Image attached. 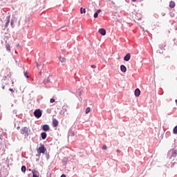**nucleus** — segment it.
<instances>
[{
  "label": "nucleus",
  "mask_w": 177,
  "mask_h": 177,
  "mask_svg": "<svg viewBox=\"0 0 177 177\" xmlns=\"http://www.w3.org/2000/svg\"><path fill=\"white\" fill-rule=\"evenodd\" d=\"M38 154H44L45 151H46V148H45V145H40V147L37 149Z\"/></svg>",
  "instance_id": "f257e3e1"
},
{
  "label": "nucleus",
  "mask_w": 177,
  "mask_h": 177,
  "mask_svg": "<svg viewBox=\"0 0 177 177\" xmlns=\"http://www.w3.org/2000/svg\"><path fill=\"white\" fill-rule=\"evenodd\" d=\"M34 115L35 117H36V118H41V117L42 116V112L40 109H36L34 111Z\"/></svg>",
  "instance_id": "f03ea898"
},
{
  "label": "nucleus",
  "mask_w": 177,
  "mask_h": 177,
  "mask_svg": "<svg viewBox=\"0 0 177 177\" xmlns=\"http://www.w3.org/2000/svg\"><path fill=\"white\" fill-rule=\"evenodd\" d=\"M21 133L25 136H28V127H25L21 129Z\"/></svg>",
  "instance_id": "7ed1b4c3"
},
{
  "label": "nucleus",
  "mask_w": 177,
  "mask_h": 177,
  "mask_svg": "<svg viewBox=\"0 0 177 177\" xmlns=\"http://www.w3.org/2000/svg\"><path fill=\"white\" fill-rule=\"evenodd\" d=\"M32 177H39V172L36 169L32 170Z\"/></svg>",
  "instance_id": "20e7f679"
},
{
  "label": "nucleus",
  "mask_w": 177,
  "mask_h": 177,
  "mask_svg": "<svg viewBox=\"0 0 177 177\" xmlns=\"http://www.w3.org/2000/svg\"><path fill=\"white\" fill-rule=\"evenodd\" d=\"M131 59V53H127L124 57V62H129Z\"/></svg>",
  "instance_id": "39448f33"
},
{
  "label": "nucleus",
  "mask_w": 177,
  "mask_h": 177,
  "mask_svg": "<svg viewBox=\"0 0 177 177\" xmlns=\"http://www.w3.org/2000/svg\"><path fill=\"white\" fill-rule=\"evenodd\" d=\"M98 32L101 34V35H106V29L100 28L99 29Z\"/></svg>",
  "instance_id": "423d86ee"
},
{
  "label": "nucleus",
  "mask_w": 177,
  "mask_h": 177,
  "mask_svg": "<svg viewBox=\"0 0 177 177\" xmlns=\"http://www.w3.org/2000/svg\"><path fill=\"white\" fill-rule=\"evenodd\" d=\"M135 93V96H136V97H138V96H140V90L139 88H136L134 91Z\"/></svg>",
  "instance_id": "0eeeda50"
},
{
  "label": "nucleus",
  "mask_w": 177,
  "mask_h": 177,
  "mask_svg": "<svg viewBox=\"0 0 177 177\" xmlns=\"http://www.w3.org/2000/svg\"><path fill=\"white\" fill-rule=\"evenodd\" d=\"M53 125L54 128H56V127H57L59 125V121H57V120H56V119H53Z\"/></svg>",
  "instance_id": "6e6552de"
},
{
  "label": "nucleus",
  "mask_w": 177,
  "mask_h": 177,
  "mask_svg": "<svg viewBox=\"0 0 177 177\" xmlns=\"http://www.w3.org/2000/svg\"><path fill=\"white\" fill-rule=\"evenodd\" d=\"M43 131H45V132H48V131H49V129H50V128L49 127V125L48 124H44L43 126V128H42Z\"/></svg>",
  "instance_id": "1a4fd4ad"
},
{
  "label": "nucleus",
  "mask_w": 177,
  "mask_h": 177,
  "mask_svg": "<svg viewBox=\"0 0 177 177\" xmlns=\"http://www.w3.org/2000/svg\"><path fill=\"white\" fill-rule=\"evenodd\" d=\"M120 70L122 71V73H126L127 72V67L124 65H122L120 66Z\"/></svg>",
  "instance_id": "9d476101"
},
{
  "label": "nucleus",
  "mask_w": 177,
  "mask_h": 177,
  "mask_svg": "<svg viewBox=\"0 0 177 177\" xmlns=\"http://www.w3.org/2000/svg\"><path fill=\"white\" fill-rule=\"evenodd\" d=\"M10 22V20L9 19V17H6V24H5V27L6 28V27H8V25L9 24V23Z\"/></svg>",
  "instance_id": "9b49d317"
},
{
  "label": "nucleus",
  "mask_w": 177,
  "mask_h": 177,
  "mask_svg": "<svg viewBox=\"0 0 177 177\" xmlns=\"http://www.w3.org/2000/svg\"><path fill=\"white\" fill-rule=\"evenodd\" d=\"M59 62H61V63H66V58L64 57H60Z\"/></svg>",
  "instance_id": "f8f14e48"
},
{
  "label": "nucleus",
  "mask_w": 177,
  "mask_h": 177,
  "mask_svg": "<svg viewBox=\"0 0 177 177\" xmlns=\"http://www.w3.org/2000/svg\"><path fill=\"white\" fill-rule=\"evenodd\" d=\"M41 136L43 140H45V138H46V133L45 132L41 133Z\"/></svg>",
  "instance_id": "ddd939ff"
},
{
  "label": "nucleus",
  "mask_w": 177,
  "mask_h": 177,
  "mask_svg": "<svg viewBox=\"0 0 177 177\" xmlns=\"http://www.w3.org/2000/svg\"><path fill=\"white\" fill-rule=\"evenodd\" d=\"M80 13H81V15H82L84 13H86V10H85V8H80Z\"/></svg>",
  "instance_id": "4468645a"
},
{
  "label": "nucleus",
  "mask_w": 177,
  "mask_h": 177,
  "mask_svg": "<svg viewBox=\"0 0 177 177\" xmlns=\"http://www.w3.org/2000/svg\"><path fill=\"white\" fill-rule=\"evenodd\" d=\"M86 114H89L91 113V107H87L85 111Z\"/></svg>",
  "instance_id": "2eb2a0df"
},
{
  "label": "nucleus",
  "mask_w": 177,
  "mask_h": 177,
  "mask_svg": "<svg viewBox=\"0 0 177 177\" xmlns=\"http://www.w3.org/2000/svg\"><path fill=\"white\" fill-rule=\"evenodd\" d=\"M175 6V2L174 1H170L169 3V7L170 8H174Z\"/></svg>",
  "instance_id": "dca6fc26"
},
{
  "label": "nucleus",
  "mask_w": 177,
  "mask_h": 177,
  "mask_svg": "<svg viewBox=\"0 0 177 177\" xmlns=\"http://www.w3.org/2000/svg\"><path fill=\"white\" fill-rule=\"evenodd\" d=\"M21 169V171L24 172V174H25L26 171L27 170V169L26 168V166H22Z\"/></svg>",
  "instance_id": "f3484780"
},
{
  "label": "nucleus",
  "mask_w": 177,
  "mask_h": 177,
  "mask_svg": "<svg viewBox=\"0 0 177 177\" xmlns=\"http://www.w3.org/2000/svg\"><path fill=\"white\" fill-rule=\"evenodd\" d=\"M6 48L7 50L10 51V45L6 44Z\"/></svg>",
  "instance_id": "a211bd4d"
},
{
  "label": "nucleus",
  "mask_w": 177,
  "mask_h": 177,
  "mask_svg": "<svg viewBox=\"0 0 177 177\" xmlns=\"http://www.w3.org/2000/svg\"><path fill=\"white\" fill-rule=\"evenodd\" d=\"M173 132H174V133L177 134V126H176V127L174 128Z\"/></svg>",
  "instance_id": "6ab92c4d"
},
{
  "label": "nucleus",
  "mask_w": 177,
  "mask_h": 177,
  "mask_svg": "<svg viewBox=\"0 0 177 177\" xmlns=\"http://www.w3.org/2000/svg\"><path fill=\"white\" fill-rule=\"evenodd\" d=\"M98 17H99V14H97V12H95V13L94 14V18H95V19H97Z\"/></svg>",
  "instance_id": "aec40b11"
},
{
  "label": "nucleus",
  "mask_w": 177,
  "mask_h": 177,
  "mask_svg": "<svg viewBox=\"0 0 177 177\" xmlns=\"http://www.w3.org/2000/svg\"><path fill=\"white\" fill-rule=\"evenodd\" d=\"M55 99H53V98H51V99L50 100V103H55Z\"/></svg>",
  "instance_id": "412c9836"
},
{
  "label": "nucleus",
  "mask_w": 177,
  "mask_h": 177,
  "mask_svg": "<svg viewBox=\"0 0 177 177\" xmlns=\"http://www.w3.org/2000/svg\"><path fill=\"white\" fill-rule=\"evenodd\" d=\"M102 149L103 150H107V146L103 145Z\"/></svg>",
  "instance_id": "4be33fe9"
},
{
  "label": "nucleus",
  "mask_w": 177,
  "mask_h": 177,
  "mask_svg": "<svg viewBox=\"0 0 177 177\" xmlns=\"http://www.w3.org/2000/svg\"><path fill=\"white\" fill-rule=\"evenodd\" d=\"M9 91L12 93H15V90H13V88H10Z\"/></svg>",
  "instance_id": "5701e85b"
},
{
  "label": "nucleus",
  "mask_w": 177,
  "mask_h": 177,
  "mask_svg": "<svg viewBox=\"0 0 177 177\" xmlns=\"http://www.w3.org/2000/svg\"><path fill=\"white\" fill-rule=\"evenodd\" d=\"M36 65H37V67L38 68L39 67V66H41V63L38 64V62H36Z\"/></svg>",
  "instance_id": "b1692460"
},
{
  "label": "nucleus",
  "mask_w": 177,
  "mask_h": 177,
  "mask_svg": "<svg viewBox=\"0 0 177 177\" xmlns=\"http://www.w3.org/2000/svg\"><path fill=\"white\" fill-rule=\"evenodd\" d=\"M100 12H102V10L99 9V10H97V13L99 14V13H100Z\"/></svg>",
  "instance_id": "393cba45"
},
{
  "label": "nucleus",
  "mask_w": 177,
  "mask_h": 177,
  "mask_svg": "<svg viewBox=\"0 0 177 177\" xmlns=\"http://www.w3.org/2000/svg\"><path fill=\"white\" fill-rule=\"evenodd\" d=\"M91 68H96V66H95V65H91Z\"/></svg>",
  "instance_id": "a878e982"
},
{
  "label": "nucleus",
  "mask_w": 177,
  "mask_h": 177,
  "mask_svg": "<svg viewBox=\"0 0 177 177\" xmlns=\"http://www.w3.org/2000/svg\"><path fill=\"white\" fill-rule=\"evenodd\" d=\"M117 153L120 154V153H121V151L120 149H117Z\"/></svg>",
  "instance_id": "bb28decb"
},
{
  "label": "nucleus",
  "mask_w": 177,
  "mask_h": 177,
  "mask_svg": "<svg viewBox=\"0 0 177 177\" xmlns=\"http://www.w3.org/2000/svg\"><path fill=\"white\" fill-rule=\"evenodd\" d=\"M172 156H176V152L174 151V152L173 153Z\"/></svg>",
  "instance_id": "cd10ccee"
},
{
  "label": "nucleus",
  "mask_w": 177,
  "mask_h": 177,
  "mask_svg": "<svg viewBox=\"0 0 177 177\" xmlns=\"http://www.w3.org/2000/svg\"><path fill=\"white\" fill-rule=\"evenodd\" d=\"M61 177H66V174H62Z\"/></svg>",
  "instance_id": "c85d7f7f"
},
{
  "label": "nucleus",
  "mask_w": 177,
  "mask_h": 177,
  "mask_svg": "<svg viewBox=\"0 0 177 177\" xmlns=\"http://www.w3.org/2000/svg\"><path fill=\"white\" fill-rule=\"evenodd\" d=\"M10 24H11V26H13V21H11Z\"/></svg>",
  "instance_id": "c756f323"
},
{
  "label": "nucleus",
  "mask_w": 177,
  "mask_h": 177,
  "mask_svg": "<svg viewBox=\"0 0 177 177\" xmlns=\"http://www.w3.org/2000/svg\"><path fill=\"white\" fill-rule=\"evenodd\" d=\"M111 3H113V5H115V3H114V1H111Z\"/></svg>",
  "instance_id": "7c9ffc66"
},
{
  "label": "nucleus",
  "mask_w": 177,
  "mask_h": 177,
  "mask_svg": "<svg viewBox=\"0 0 177 177\" xmlns=\"http://www.w3.org/2000/svg\"><path fill=\"white\" fill-rule=\"evenodd\" d=\"M132 2H136V0H131Z\"/></svg>",
  "instance_id": "2f4dec72"
},
{
  "label": "nucleus",
  "mask_w": 177,
  "mask_h": 177,
  "mask_svg": "<svg viewBox=\"0 0 177 177\" xmlns=\"http://www.w3.org/2000/svg\"><path fill=\"white\" fill-rule=\"evenodd\" d=\"M2 89H5V86H2Z\"/></svg>",
  "instance_id": "473e14b6"
},
{
  "label": "nucleus",
  "mask_w": 177,
  "mask_h": 177,
  "mask_svg": "<svg viewBox=\"0 0 177 177\" xmlns=\"http://www.w3.org/2000/svg\"><path fill=\"white\" fill-rule=\"evenodd\" d=\"M71 136H74V133H72Z\"/></svg>",
  "instance_id": "72a5a7b5"
},
{
  "label": "nucleus",
  "mask_w": 177,
  "mask_h": 177,
  "mask_svg": "<svg viewBox=\"0 0 177 177\" xmlns=\"http://www.w3.org/2000/svg\"><path fill=\"white\" fill-rule=\"evenodd\" d=\"M26 77L28 78V75H26Z\"/></svg>",
  "instance_id": "f704fd0d"
},
{
  "label": "nucleus",
  "mask_w": 177,
  "mask_h": 177,
  "mask_svg": "<svg viewBox=\"0 0 177 177\" xmlns=\"http://www.w3.org/2000/svg\"><path fill=\"white\" fill-rule=\"evenodd\" d=\"M0 140H2V138H0Z\"/></svg>",
  "instance_id": "c9c22d12"
},
{
  "label": "nucleus",
  "mask_w": 177,
  "mask_h": 177,
  "mask_svg": "<svg viewBox=\"0 0 177 177\" xmlns=\"http://www.w3.org/2000/svg\"><path fill=\"white\" fill-rule=\"evenodd\" d=\"M29 171H31V169H29Z\"/></svg>",
  "instance_id": "e433bc0d"
}]
</instances>
